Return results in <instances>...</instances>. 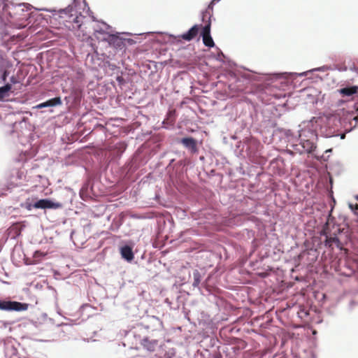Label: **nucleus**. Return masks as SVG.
<instances>
[{
	"label": "nucleus",
	"mask_w": 358,
	"mask_h": 358,
	"mask_svg": "<svg viewBox=\"0 0 358 358\" xmlns=\"http://www.w3.org/2000/svg\"><path fill=\"white\" fill-rule=\"evenodd\" d=\"M92 22L85 16L80 14L73 16V14L69 16L65 20V26L72 31L81 41H86L90 38V33L92 29Z\"/></svg>",
	"instance_id": "obj_1"
},
{
	"label": "nucleus",
	"mask_w": 358,
	"mask_h": 358,
	"mask_svg": "<svg viewBox=\"0 0 358 358\" xmlns=\"http://www.w3.org/2000/svg\"><path fill=\"white\" fill-rule=\"evenodd\" d=\"M29 305L18 301L0 300V310L6 311H24L28 309Z\"/></svg>",
	"instance_id": "obj_2"
},
{
	"label": "nucleus",
	"mask_w": 358,
	"mask_h": 358,
	"mask_svg": "<svg viewBox=\"0 0 358 358\" xmlns=\"http://www.w3.org/2000/svg\"><path fill=\"white\" fill-rule=\"evenodd\" d=\"M33 207L35 208H52V209H58L62 208L63 207V204L60 202H54L49 199H41L36 202Z\"/></svg>",
	"instance_id": "obj_3"
},
{
	"label": "nucleus",
	"mask_w": 358,
	"mask_h": 358,
	"mask_svg": "<svg viewBox=\"0 0 358 358\" xmlns=\"http://www.w3.org/2000/svg\"><path fill=\"white\" fill-rule=\"evenodd\" d=\"M203 44L209 48L215 45L214 41L210 36V22H208L203 28L201 33Z\"/></svg>",
	"instance_id": "obj_4"
},
{
	"label": "nucleus",
	"mask_w": 358,
	"mask_h": 358,
	"mask_svg": "<svg viewBox=\"0 0 358 358\" xmlns=\"http://www.w3.org/2000/svg\"><path fill=\"white\" fill-rule=\"evenodd\" d=\"M201 25H194L187 32L182 34L180 37L187 41H190L196 38L198 35Z\"/></svg>",
	"instance_id": "obj_5"
},
{
	"label": "nucleus",
	"mask_w": 358,
	"mask_h": 358,
	"mask_svg": "<svg viewBox=\"0 0 358 358\" xmlns=\"http://www.w3.org/2000/svg\"><path fill=\"white\" fill-rule=\"evenodd\" d=\"M181 143L192 152L195 153L197 152L196 141L192 138H183L180 141Z\"/></svg>",
	"instance_id": "obj_6"
},
{
	"label": "nucleus",
	"mask_w": 358,
	"mask_h": 358,
	"mask_svg": "<svg viewBox=\"0 0 358 358\" xmlns=\"http://www.w3.org/2000/svg\"><path fill=\"white\" fill-rule=\"evenodd\" d=\"M120 254L122 257L126 259L127 262H131L134 258L132 248L129 245H124L122 247L120 248Z\"/></svg>",
	"instance_id": "obj_7"
},
{
	"label": "nucleus",
	"mask_w": 358,
	"mask_h": 358,
	"mask_svg": "<svg viewBox=\"0 0 358 358\" xmlns=\"http://www.w3.org/2000/svg\"><path fill=\"white\" fill-rule=\"evenodd\" d=\"M340 94L343 96H350L355 94H358V86H352L344 87L339 90Z\"/></svg>",
	"instance_id": "obj_8"
},
{
	"label": "nucleus",
	"mask_w": 358,
	"mask_h": 358,
	"mask_svg": "<svg viewBox=\"0 0 358 358\" xmlns=\"http://www.w3.org/2000/svg\"><path fill=\"white\" fill-rule=\"evenodd\" d=\"M157 344V342L156 341H150L147 338H143L141 341V345L143 348L150 352H153L155 350Z\"/></svg>",
	"instance_id": "obj_9"
},
{
	"label": "nucleus",
	"mask_w": 358,
	"mask_h": 358,
	"mask_svg": "<svg viewBox=\"0 0 358 358\" xmlns=\"http://www.w3.org/2000/svg\"><path fill=\"white\" fill-rule=\"evenodd\" d=\"M12 88L10 83L6 84L4 86L0 87V101H2L5 97L9 96V92Z\"/></svg>",
	"instance_id": "obj_10"
},
{
	"label": "nucleus",
	"mask_w": 358,
	"mask_h": 358,
	"mask_svg": "<svg viewBox=\"0 0 358 358\" xmlns=\"http://www.w3.org/2000/svg\"><path fill=\"white\" fill-rule=\"evenodd\" d=\"M176 110H169L167 114V117L164 120V123L167 124H173L176 121Z\"/></svg>",
	"instance_id": "obj_11"
},
{
	"label": "nucleus",
	"mask_w": 358,
	"mask_h": 358,
	"mask_svg": "<svg viewBox=\"0 0 358 358\" xmlns=\"http://www.w3.org/2000/svg\"><path fill=\"white\" fill-rule=\"evenodd\" d=\"M335 243L338 247L340 246L341 242L338 237L334 236V237H328L327 236V238L325 240V245L328 247H331L332 244Z\"/></svg>",
	"instance_id": "obj_12"
},
{
	"label": "nucleus",
	"mask_w": 358,
	"mask_h": 358,
	"mask_svg": "<svg viewBox=\"0 0 358 358\" xmlns=\"http://www.w3.org/2000/svg\"><path fill=\"white\" fill-rule=\"evenodd\" d=\"M194 282L192 285L194 287H198L201 282V276L198 270H195L193 272Z\"/></svg>",
	"instance_id": "obj_13"
},
{
	"label": "nucleus",
	"mask_w": 358,
	"mask_h": 358,
	"mask_svg": "<svg viewBox=\"0 0 358 358\" xmlns=\"http://www.w3.org/2000/svg\"><path fill=\"white\" fill-rule=\"evenodd\" d=\"M48 106H55L62 104V100L60 97H55L53 99L47 101Z\"/></svg>",
	"instance_id": "obj_14"
},
{
	"label": "nucleus",
	"mask_w": 358,
	"mask_h": 358,
	"mask_svg": "<svg viewBox=\"0 0 358 358\" xmlns=\"http://www.w3.org/2000/svg\"><path fill=\"white\" fill-rule=\"evenodd\" d=\"M306 143L307 145L306 150L308 152H312L316 148L315 144L312 142H310L309 141H307Z\"/></svg>",
	"instance_id": "obj_15"
},
{
	"label": "nucleus",
	"mask_w": 358,
	"mask_h": 358,
	"mask_svg": "<svg viewBox=\"0 0 358 358\" xmlns=\"http://www.w3.org/2000/svg\"><path fill=\"white\" fill-rule=\"evenodd\" d=\"M111 41H113V43L114 44H116V45H117V46H118V47H120V46H121V45L123 43V42L122 41V40H121V39H120V38H117V37H114V36H113V37H112Z\"/></svg>",
	"instance_id": "obj_16"
},
{
	"label": "nucleus",
	"mask_w": 358,
	"mask_h": 358,
	"mask_svg": "<svg viewBox=\"0 0 358 358\" xmlns=\"http://www.w3.org/2000/svg\"><path fill=\"white\" fill-rule=\"evenodd\" d=\"M350 208L355 212V214L357 215V210H358V204L356 203L355 205L350 203L349 204Z\"/></svg>",
	"instance_id": "obj_17"
},
{
	"label": "nucleus",
	"mask_w": 358,
	"mask_h": 358,
	"mask_svg": "<svg viewBox=\"0 0 358 358\" xmlns=\"http://www.w3.org/2000/svg\"><path fill=\"white\" fill-rule=\"evenodd\" d=\"M9 72L7 70H5L1 76V79L3 82H6V78L8 76Z\"/></svg>",
	"instance_id": "obj_18"
},
{
	"label": "nucleus",
	"mask_w": 358,
	"mask_h": 358,
	"mask_svg": "<svg viewBox=\"0 0 358 358\" xmlns=\"http://www.w3.org/2000/svg\"><path fill=\"white\" fill-rule=\"evenodd\" d=\"M36 107L38 108H45V107H48V102L45 101V102L41 103L38 104Z\"/></svg>",
	"instance_id": "obj_19"
},
{
	"label": "nucleus",
	"mask_w": 358,
	"mask_h": 358,
	"mask_svg": "<svg viewBox=\"0 0 358 358\" xmlns=\"http://www.w3.org/2000/svg\"><path fill=\"white\" fill-rule=\"evenodd\" d=\"M219 0H212L208 6V9H213V5L215 3V2L218 1Z\"/></svg>",
	"instance_id": "obj_20"
},
{
	"label": "nucleus",
	"mask_w": 358,
	"mask_h": 358,
	"mask_svg": "<svg viewBox=\"0 0 358 358\" xmlns=\"http://www.w3.org/2000/svg\"><path fill=\"white\" fill-rule=\"evenodd\" d=\"M10 80L11 83H13V84H16L18 83L17 79L15 76H12Z\"/></svg>",
	"instance_id": "obj_21"
},
{
	"label": "nucleus",
	"mask_w": 358,
	"mask_h": 358,
	"mask_svg": "<svg viewBox=\"0 0 358 358\" xmlns=\"http://www.w3.org/2000/svg\"><path fill=\"white\" fill-rule=\"evenodd\" d=\"M32 206H31V204H29V205H27V208L28 210H31Z\"/></svg>",
	"instance_id": "obj_22"
},
{
	"label": "nucleus",
	"mask_w": 358,
	"mask_h": 358,
	"mask_svg": "<svg viewBox=\"0 0 358 358\" xmlns=\"http://www.w3.org/2000/svg\"><path fill=\"white\" fill-rule=\"evenodd\" d=\"M331 149H329V150H327L326 152H331Z\"/></svg>",
	"instance_id": "obj_23"
},
{
	"label": "nucleus",
	"mask_w": 358,
	"mask_h": 358,
	"mask_svg": "<svg viewBox=\"0 0 358 358\" xmlns=\"http://www.w3.org/2000/svg\"><path fill=\"white\" fill-rule=\"evenodd\" d=\"M38 253V251H37V252H35V256H36Z\"/></svg>",
	"instance_id": "obj_24"
},
{
	"label": "nucleus",
	"mask_w": 358,
	"mask_h": 358,
	"mask_svg": "<svg viewBox=\"0 0 358 358\" xmlns=\"http://www.w3.org/2000/svg\"><path fill=\"white\" fill-rule=\"evenodd\" d=\"M356 199L358 201V195L356 196Z\"/></svg>",
	"instance_id": "obj_25"
},
{
	"label": "nucleus",
	"mask_w": 358,
	"mask_h": 358,
	"mask_svg": "<svg viewBox=\"0 0 358 358\" xmlns=\"http://www.w3.org/2000/svg\"><path fill=\"white\" fill-rule=\"evenodd\" d=\"M357 110H358V108H357Z\"/></svg>",
	"instance_id": "obj_26"
}]
</instances>
